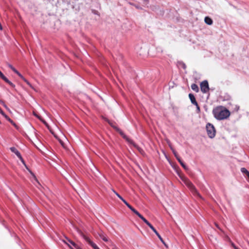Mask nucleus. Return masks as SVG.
<instances>
[{"label":"nucleus","instance_id":"nucleus-15","mask_svg":"<svg viewBox=\"0 0 249 249\" xmlns=\"http://www.w3.org/2000/svg\"><path fill=\"white\" fill-rule=\"evenodd\" d=\"M1 79L3 80L5 82L8 83L9 85H10L12 87H15V85L11 81H10L5 76H4L3 78H1Z\"/></svg>","mask_w":249,"mask_h":249},{"label":"nucleus","instance_id":"nucleus-47","mask_svg":"<svg viewBox=\"0 0 249 249\" xmlns=\"http://www.w3.org/2000/svg\"><path fill=\"white\" fill-rule=\"evenodd\" d=\"M54 137L55 138H57V137H56L55 135H54Z\"/></svg>","mask_w":249,"mask_h":249},{"label":"nucleus","instance_id":"nucleus-43","mask_svg":"<svg viewBox=\"0 0 249 249\" xmlns=\"http://www.w3.org/2000/svg\"><path fill=\"white\" fill-rule=\"evenodd\" d=\"M169 146H170V148H171V150H172V152H173V150H175L173 148H172L170 145H169Z\"/></svg>","mask_w":249,"mask_h":249},{"label":"nucleus","instance_id":"nucleus-30","mask_svg":"<svg viewBox=\"0 0 249 249\" xmlns=\"http://www.w3.org/2000/svg\"><path fill=\"white\" fill-rule=\"evenodd\" d=\"M131 4L132 5H134L138 9H141V10L142 9V8L138 5H136V4H132V3Z\"/></svg>","mask_w":249,"mask_h":249},{"label":"nucleus","instance_id":"nucleus-33","mask_svg":"<svg viewBox=\"0 0 249 249\" xmlns=\"http://www.w3.org/2000/svg\"><path fill=\"white\" fill-rule=\"evenodd\" d=\"M17 73L22 79H24V77L18 71V72H16Z\"/></svg>","mask_w":249,"mask_h":249},{"label":"nucleus","instance_id":"nucleus-32","mask_svg":"<svg viewBox=\"0 0 249 249\" xmlns=\"http://www.w3.org/2000/svg\"><path fill=\"white\" fill-rule=\"evenodd\" d=\"M179 64H180L181 65L182 67L184 69H186V65H185L184 63H183V62H179Z\"/></svg>","mask_w":249,"mask_h":249},{"label":"nucleus","instance_id":"nucleus-27","mask_svg":"<svg viewBox=\"0 0 249 249\" xmlns=\"http://www.w3.org/2000/svg\"><path fill=\"white\" fill-rule=\"evenodd\" d=\"M90 246H92V247L94 249H100L98 246L94 243H90Z\"/></svg>","mask_w":249,"mask_h":249},{"label":"nucleus","instance_id":"nucleus-11","mask_svg":"<svg viewBox=\"0 0 249 249\" xmlns=\"http://www.w3.org/2000/svg\"><path fill=\"white\" fill-rule=\"evenodd\" d=\"M189 98L191 100L192 104L194 105H197V102L196 100V98H195V96L193 94L190 93L189 94Z\"/></svg>","mask_w":249,"mask_h":249},{"label":"nucleus","instance_id":"nucleus-16","mask_svg":"<svg viewBox=\"0 0 249 249\" xmlns=\"http://www.w3.org/2000/svg\"><path fill=\"white\" fill-rule=\"evenodd\" d=\"M1 79L3 80L5 82L8 83L9 85H10L12 87H15V85L11 81H10L5 76H4L3 78H1Z\"/></svg>","mask_w":249,"mask_h":249},{"label":"nucleus","instance_id":"nucleus-23","mask_svg":"<svg viewBox=\"0 0 249 249\" xmlns=\"http://www.w3.org/2000/svg\"><path fill=\"white\" fill-rule=\"evenodd\" d=\"M84 239L90 245V243H93L88 237L85 235L83 236Z\"/></svg>","mask_w":249,"mask_h":249},{"label":"nucleus","instance_id":"nucleus-48","mask_svg":"<svg viewBox=\"0 0 249 249\" xmlns=\"http://www.w3.org/2000/svg\"><path fill=\"white\" fill-rule=\"evenodd\" d=\"M54 137L55 138H57V137H56L55 135H54Z\"/></svg>","mask_w":249,"mask_h":249},{"label":"nucleus","instance_id":"nucleus-19","mask_svg":"<svg viewBox=\"0 0 249 249\" xmlns=\"http://www.w3.org/2000/svg\"><path fill=\"white\" fill-rule=\"evenodd\" d=\"M178 161L179 162V163L180 164V165L182 166V167L185 170H188V168L187 167V166H186L185 165V164L183 163V162L181 160L180 158H178V159H177Z\"/></svg>","mask_w":249,"mask_h":249},{"label":"nucleus","instance_id":"nucleus-1","mask_svg":"<svg viewBox=\"0 0 249 249\" xmlns=\"http://www.w3.org/2000/svg\"><path fill=\"white\" fill-rule=\"evenodd\" d=\"M213 113L214 117L219 120L227 118L230 115V111L221 107H217L213 109Z\"/></svg>","mask_w":249,"mask_h":249},{"label":"nucleus","instance_id":"nucleus-21","mask_svg":"<svg viewBox=\"0 0 249 249\" xmlns=\"http://www.w3.org/2000/svg\"><path fill=\"white\" fill-rule=\"evenodd\" d=\"M191 88L192 89L194 90L195 91L197 92L199 91V88L197 85L196 84H193L191 85Z\"/></svg>","mask_w":249,"mask_h":249},{"label":"nucleus","instance_id":"nucleus-39","mask_svg":"<svg viewBox=\"0 0 249 249\" xmlns=\"http://www.w3.org/2000/svg\"><path fill=\"white\" fill-rule=\"evenodd\" d=\"M145 2L146 3V4H148L149 3V0H144Z\"/></svg>","mask_w":249,"mask_h":249},{"label":"nucleus","instance_id":"nucleus-10","mask_svg":"<svg viewBox=\"0 0 249 249\" xmlns=\"http://www.w3.org/2000/svg\"><path fill=\"white\" fill-rule=\"evenodd\" d=\"M152 230L154 227L141 214L138 216Z\"/></svg>","mask_w":249,"mask_h":249},{"label":"nucleus","instance_id":"nucleus-9","mask_svg":"<svg viewBox=\"0 0 249 249\" xmlns=\"http://www.w3.org/2000/svg\"><path fill=\"white\" fill-rule=\"evenodd\" d=\"M186 185L190 188V189L194 193L196 194H198L196 189L195 186L193 184V183L190 181H187L186 182Z\"/></svg>","mask_w":249,"mask_h":249},{"label":"nucleus","instance_id":"nucleus-26","mask_svg":"<svg viewBox=\"0 0 249 249\" xmlns=\"http://www.w3.org/2000/svg\"><path fill=\"white\" fill-rule=\"evenodd\" d=\"M8 67L15 73L18 72V71L13 67L11 64H8Z\"/></svg>","mask_w":249,"mask_h":249},{"label":"nucleus","instance_id":"nucleus-5","mask_svg":"<svg viewBox=\"0 0 249 249\" xmlns=\"http://www.w3.org/2000/svg\"><path fill=\"white\" fill-rule=\"evenodd\" d=\"M116 130L119 133L120 135L124 139L128 142H132V140L130 139L129 138L127 137L126 135L124 134V133L118 127L116 128Z\"/></svg>","mask_w":249,"mask_h":249},{"label":"nucleus","instance_id":"nucleus-45","mask_svg":"<svg viewBox=\"0 0 249 249\" xmlns=\"http://www.w3.org/2000/svg\"><path fill=\"white\" fill-rule=\"evenodd\" d=\"M54 137L55 138H57V137H56L55 135H54Z\"/></svg>","mask_w":249,"mask_h":249},{"label":"nucleus","instance_id":"nucleus-31","mask_svg":"<svg viewBox=\"0 0 249 249\" xmlns=\"http://www.w3.org/2000/svg\"><path fill=\"white\" fill-rule=\"evenodd\" d=\"M196 106V111L197 113H199L200 111V107H199L198 104L197 103V105H195Z\"/></svg>","mask_w":249,"mask_h":249},{"label":"nucleus","instance_id":"nucleus-8","mask_svg":"<svg viewBox=\"0 0 249 249\" xmlns=\"http://www.w3.org/2000/svg\"><path fill=\"white\" fill-rule=\"evenodd\" d=\"M19 159V160H20V161L22 162V163L23 164V165L25 166V167H26V168L31 173V174L33 175V176L34 177V178L37 181V179L36 178V176H35V175L31 172V171L28 168V167H27V166L26 165L23 159L22 158L21 154L19 155V156H17Z\"/></svg>","mask_w":249,"mask_h":249},{"label":"nucleus","instance_id":"nucleus-25","mask_svg":"<svg viewBox=\"0 0 249 249\" xmlns=\"http://www.w3.org/2000/svg\"><path fill=\"white\" fill-rule=\"evenodd\" d=\"M106 121L108 123V124L113 127L114 128L115 130H116V128L117 127L116 126H115V125H114L113 123L112 122H111V121H110L109 120H108V119H106Z\"/></svg>","mask_w":249,"mask_h":249},{"label":"nucleus","instance_id":"nucleus-14","mask_svg":"<svg viewBox=\"0 0 249 249\" xmlns=\"http://www.w3.org/2000/svg\"><path fill=\"white\" fill-rule=\"evenodd\" d=\"M114 194L126 205H127L128 203H127L125 200H124L118 193H117L115 190H112Z\"/></svg>","mask_w":249,"mask_h":249},{"label":"nucleus","instance_id":"nucleus-7","mask_svg":"<svg viewBox=\"0 0 249 249\" xmlns=\"http://www.w3.org/2000/svg\"><path fill=\"white\" fill-rule=\"evenodd\" d=\"M19 159V160H20V161L22 162V163L23 164V165L25 166V167H26V168L31 173V174L33 175V176L34 177V178L37 181V179L36 178V176H35V175L31 172V171L28 168V167H27V166L26 165L23 159L22 158L21 154L19 155V156H17Z\"/></svg>","mask_w":249,"mask_h":249},{"label":"nucleus","instance_id":"nucleus-18","mask_svg":"<svg viewBox=\"0 0 249 249\" xmlns=\"http://www.w3.org/2000/svg\"><path fill=\"white\" fill-rule=\"evenodd\" d=\"M126 206L137 215L139 216L140 214V213L133 207H132L129 203Z\"/></svg>","mask_w":249,"mask_h":249},{"label":"nucleus","instance_id":"nucleus-6","mask_svg":"<svg viewBox=\"0 0 249 249\" xmlns=\"http://www.w3.org/2000/svg\"><path fill=\"white\" fill-rule=\"evenodd\" d=\"M0 113L5 118L8 120L11 124H12L16 128L18 129V127L17 124L12 120L5 113L2 111L1 109H0Z\"/></svg>","mask_w":249,"mask_h":249},{"label":"nucleus","instance_id":"nucleus-34","mask_svg":"<svg viewBox=\"0 0 249 249\" xmlns=\"http://www.w3.org/2000/svg\"><path fill=\"white\" fill-rule=\"evenodd\" d=\"M4 74L0 71V77L1 78H3V77L4 76Z\"/></svg>","mask_w":249,"mask_h":249},{"label":"nucleus","instance_id":"nucleus-49","mask_svg":"<svg viewBox=\"0 0 249 249\" xmlns=\"http://www.w3.org/2000/svg\"><path fill=\"white\" fill-rule=\"evenodd\" d=\"M0 124H1V122L0 121Z\"/></svg>","mask_w":249,"mask_h":249},{"label":"nucleus","instance_id":"nucleus-13","mask_svg":"<svg viewBox=\"0 0 249 249\" xmlns=\"http://www.w3.org/2000/svg\"><path fill=\"white\" fill-rule=\"evenodd\" d=\"M204 21H205V22L207 24L209 25H212L213 22V20L209 17H205V19H204Z\"/></svg>","mask_w":249,"mask_h":249},{"label":"nucleus","instance_id":"nucleus-17","mask_svg":"<svg viewBox=\"0 0 249 249\" xmlns=\"http://www.w3.org/2000/svg\"><path fill=\"white\" fill-rule=\"evenodd\" d=\"M152 231L155 233V234L157 235V236L158 237V238L160 239V240L161 241V242L162 243H163L165 246V244L164 243V241H163V239L162 238V237H161V236L160 235V234L158 233V232L157 231V230L155 229V228H154Z\"/></svg>","mask_w":249,"mask_h":249},{"label":"nucleus","instance_id":"nucleus-20","mask_svg":"<svg viewBox=\"0 0 249 249\" xmlns=\"http://www.w3.org/2000/svg\"><path fill=\"white\" fill-rule=\"evenodd\" d=\"M11 151L14 153L17 156H19L20 154V152L14 147H10Z\"/></svg>","mask_w":249,"mask_h":249},{"label":"nucleus","instance_id":"nucleus-38","mask_svg":"<svg viewBox=\"0 0 249 249\" xmlns=\"http://www.w3.org/2000/svg\"><path fill=\"white\" fill-rule=\"evenodd\" d=\"M112 249H118V248L115 246H113L112 248Z\"/></svg>","mask_w":249,"mask_h":249},{"label":"nucleus","instance_id":"nucleus-2","mask_svg":"<svg viewBox=\"0 0 249 249\" xmlns=\"http://www.w3.org/2000/svg\"><path fill=\"white\" fill-rule=\"evenodd\" d=\"M206 127L208 136L210 138H214L215 136V130L213 125L210 123H208L207 124Z\"/></svg>","mask_w":249,"mask_h":249},{"label":"nucleus","instance_id":"nucleus-3","mask_svg":"<svg viewBox=\"0 0 249 249\" xmlns=\"http://www.w3.org/2000/svg\"><path fill=\"white\" fill-rule=\"evenodd\" d=\"M65 240H63V241L68 245V246L71 249H73L72 248V246L73 247L76 249H81L77 244H76L74 242L71 241V239L68 238L67 237H65Z\"/></svg>","mask_w":249,"mask_h":249},{"label":"nucleus","instance_id":"nucleus-46","mask_svg":"<svg viewBox=\"0 0 249 249\" xmlns=\"http://www.w3.org/2000/svg\"><path fill=\"white\" fill-rule=\"evenodd\" d=\"M54 137L55 138H57V137H56L55 135H54Z\"/></svg>","mask_w":249,"mask_h":249},{"label":"nucleus","instance_id":"nucleus-4","mask_svg":"<svg viewBox=\"0 0 249 249\" xmlns=\"http://www.w3.org/2000/svg\"><path fill=\"white\" fill-rule=\"evenodd\" d=\"M200 89L201 91L204 93H207L209 91V84L207 80H204L200 83Z\"/></svg>","mask_w":249,"mask_h":249},{"label":"nucleus","instance_id":"nucleus-28","mask_svg":"<svg viewBox=\"0 0 249 249\" xmlns=\"http://www.w3.org/2000/svg\"><path fill=\"white\" fill-rule=\"evenodd\" d=\"M24 82H25L31 88L33 89L32 85L30 84V83L26 80L25 78L24 79H22Z\"/></svg>","mask_w":249,"mask_h":249},{"label":"nucleus","instance_id":"nucleus-42","mask_svg":"<svg viewBox=\"0 0 249 249\" xmlns=\"http://www.w3.org/2000/svg\"><path fill=\"white\" fill-rule=\"evenodd\" d=\"M59 141L61 143V144H62V145L63 146V143L60 140H59Z\"/></svg>","mask_w":249,"mask_h":249},{"label":"nucleus","instance_id":"nucleus-41","mask_svg":"<svg viewBox=\"0 0 249 249\" xmlns=\"http://www.w3.org/2000/svg\"><path fill=\"white\" fill-rule=\"evenodd\" d=\"M0 103L2 105H3L5 103H4L3 101H1V100H0Z\"/></svg>","mask_w":249,"mask_h":249},{"label":"nucleus","instance_id":"nucleus-24","mask_svg":"<svg viewBox=\"0 0 249 249\" xmlns=\"http://www.w3.org/2000/svg\"><path fill=\"white\" fill-rule=\"evenodd\" d=\"M100 237L101 239H102L105 242L108 241V239L107 237H106L103 234H100Z\"/></svg>","mask_w":249,"mask_h":249},{"label":"nucleus","instance_id":"nucleus-36","mask_svg":"<svg viewBox=\"0 0 249 249\" xmlns=\"http://www.w3.org/2000/svg\"><path fill=\"white\" fill-rule=\"evenodd\" d=\"M245 177L249 180V172L245 176Z\"/></svg>","mask_w":249,"mask_h":249},{"label":"nucleus","instance_id":"nucleus-12","mask_svg":"<svg viewBox=\"0 0 249 249\" xmlns=\"http://www.w3.org/2000/svg\"><path fill=\"white\" fill-rule=\"evenodd\" d=\"M129 143L132 144L134 147L137 148L140 153H141L142 154H143L144 153L143 150L141 147H140L137 144H136L133 141L132 142H130Z\"/></svg>","mask_w":249,"mask_h":249},{"label":"nucleus","instance_id":"nucleus-40","mask_svg":"<svg viewBox=\"0 0 249 249\" xmlns=\"http://www.w3.org/2000/svg\"><path fill=\"white\" fill-rule=\"evenodd\" d=\"M232 246L235 249H239L237 247H236L234 245L232 244Z\"/></svg>","mask_w":249,"mask_h":249},{"label":"nucleus","instance_id":"nucleus-44","mask_svg":"<svg viewBox=\"0 0 249 249\" xmlns=\"http://www.w3.org/2000/svg\"><path fill=\"white\" fill-rule=\"evenodd\" d=\"M6 108H7V107L6 106V105L4 104L3 105Z\"/></svg>","mask_w":249,"mask_h":249},{"label":"nucleus","instance_id":"nucleus-35","mask_svg":"<svg viewBox=\"0 0 249 249\" xmlns=\"http://www.w3.org/2000/svg\"><path fill=\"white\" fill-rule=\"evenodd\" d=\"M4 74L0 71V77L1 78H3V77L4 76Z\"/></svg>","mask_w":249,"mask_h":249},{"label":"nucleus","instance_id":"nucleus-22","mask_svg":"<svg viewBox=\"0 0 249 249\" xmlns=\"http://www.w3.org/2000/svg\"><path fill=\"white\" fill-rule=\"evenodd\" d=\"M241 171L245 176L249 172L244 167L241 168Z\"/></svg>","mask_w":249,"mask_h":249},{"label":"nucleus","instance_id":"nucleus-29","mask_svg":"<svg viewBox=\"0 0 249 249\" xmlns=\"http://www.w3.org/2000/svg\"><path fill=\"white\" fill-rule=\"evenodd\" d=\"M173 153L177 159H178V158H180L176 150H173Z\"/></svg>","mask_w":249,"mask_h":249},{"label":"nucleus","instance_id":"nucleus-37","mask_svg":"<svg viewBox=\"0 0 249 249\" xmlns=\"http://www.w3.org/2000/svg\"><path fill=\"white\" fill-rule=\"evenodd\" d=\"M34 115L35 116H36V117H37L38 118H39L40 120H41V119L40 118V117L39 116H38L35 113H34Z\"/></svg>","mask_w":249,"mask_h":249}]
</instances>
